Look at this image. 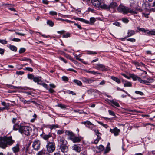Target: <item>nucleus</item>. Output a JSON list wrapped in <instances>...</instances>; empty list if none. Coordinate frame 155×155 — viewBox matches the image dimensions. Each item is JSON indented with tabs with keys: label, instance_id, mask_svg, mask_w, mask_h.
Segmentation results:
<instances>
[{
	"label": "nucleus",
	"instance_id": "1",
	"mask_svg": "<svg viewBox=\"0 0 155 155\" xmlns=\"http://www.w3.org/2000/svg\"><path fill=\"white\" fill-rule=\"evenodd\" d=\"M15 142V141L12 140V137H5L0 138V147L5 149L8 146L12 145Z\"/></svg>",
	"mask_w": 155,
	"mask_h": 155
},
{
	"label": "nucleus",
	"instance_id": "2",
	"mask_svg": "<svg viewBox=\"0 0 155 155\" xmlns=\"http://www.w3.org/2000/svg\"><path fill=\"white\" fill-rule=\"evenodd\" d=\"M46 147L47 152L49 153H52L55 150L56 146L53 139L51 142L49 141H47Z\"/></svg>",
	"mask_w": 155,
	"mask_h": 155
},
{
	"label": "nucleus",
	"instance_id": "3",
	"mask_svg": "<svg viewBox=\"0 0 155 155\" xmlns=\"http://www.w3.org/2000/svg\"><path fill=\"white\" fill-rule=\"evenodd\" d=\"M118 11L124 14L130 13L134 14H137V12L135 11L131 10L128 7L124 6H119L117 8Z\"/></svg>",
	"mask_w": 155,
	"mask_h": 155
},
{
	"label": "nucleus",
	"instance_id": "4",
	"mask_svg": "<svg viewBox=\"0 0 155 155\" xmlns=\"http://www.w3.org/2000/svg\"><path fill=\"white\" fill-rule=\"evenodd\" d=\"M117 6L118 5L116 2H112L108 5L105 4H101L99 9L109 10L110 8H114Z\"/></svg>",
	"mask_w": 155,
	"mask_h": 155
},
{
	"label": "nucleus",
	"instance_id": "5",
	"mask_svg": "<svg viewBox=\"0 0 155 155\" xmlns=\"http://www.w3.org/2000/svg\"><path fill=\"white\" fill-rule=\"evenodd\" d=\"M31 131L32 130L30 127L22 126L19 129V132L22 134H24L27 136H29Z\"/></svg>",
	"mask_w": 155,
	"mask_h": 155
},
{
	"label": "nucleus",
	"instance_id": "6",
	"mask_svg": "<svg viewBox=\"0 0 155 155\" xmlns=\"http://www.w3.org/2000/svg\"><path fill=\"white\" fill-rule=\"evenodd\" d=\"M41 142L38 140H35L33 142L32 147L35 150H38L40 148Z\"/></svg>",
	"mask_w": 155,
	"mask_h": 155
},
{
	"label": "nucleus",
	"instance_id": "7",
	"mask_svg": "<svg viewBox=\"0 0 155 155\" xmlns=\"http://www.w3.org/2000/svg\"><path fill=\"white\" fill-rule=\"evenodd\" d=\"M101 0H91V2L94 6L99 9L101 5Z\"/></svg>",
	"mask_w": 155,
	"mask_h": 155
},
{
	"label": "nucleus",
	"instance_id": "8",
	"mask_svg": "<svg viewBox=\"0 0 155 155\" xmlns=\"http://www.w3.org/2000/svg\"><path fill=\"white\" fill-rule=\"evenodd\" d=\"M57 140L58 143L60 145H67V141L63 137H59L58 138Z\"/></svg>",
	"mask_w": 155,
	"mask_h": 155
},
{
	"label": "nucleus",
	"instance_id": "9",
	"mask_svg": "<svg viewBox=\"0 0 155 155\" xmlns=\"http://www.w3.org/2000/svg\"><path fill=\"white\" fill-rule=\"evenodd\" d=\"M94 68L98 70H100L102 71H106V70L105 66L103 64H97L96 66L94 67Z\"/></svg>",
	"mask_w": 155,
	"mask_h": 155
},
{
	"label": "nucleus",
	"instance_id": "10",
	"mask_svg": "<svg viewBox=\"0 0 155 155\" xmlns=\"http://www.w3.org/2000/svg\"><path fill=\"white\" fill-rule=\"evenodd\" d=\"M19 146V144L18 143L12 148V149L13 152L15 155H17L18 153L20 151V149Z\"/></svg>",
	"mask_w": 155,
	"mask_h": 155
},
{
	"label": "nucleus",
	"instance_id": "11",
	"mask_svg": "<svg viewBox=\"0 0 155 155\" xmlns=\"http://www.w3.org/2000/svg\"><path fill=\"white\" fill-rule=\"evenodd\" d=\"M110 132L111 133H113L114 136H117L118 135L119 133L120 132V130L115 127L113 129H110Z\"/></svg>",
	"mask_w": 155,
	"mask_h": 155
},
{
	"label": "nucleus",
	"instance_id": "12",
	"mask_svg": "<svg viewBox=\"0 0 155 155\" xmlns=\"http://www.w3.org/2000/svg\"><path fill=\"white\" fill-rule=\"evenodd\" d=\"M60 149L61 152L66 153L68 150V148L67 145H60Z\"/></svg>",
	"mask_w": 155,
	"mask_h": 155
},
{
	"label": "nucleus",
	"instance_id": "13",
	"mask_svg": "<svg viewBox=\"0 0 155 155\" xmlns=\"http://www.w3.org/2000/svg\"><path fill=\"white\" fill-rule=\"evenodd\" d=\"M82 81L87 84H91L96 81V80L83 78H82Z\"/></svg>",
	"mask_w": 155,
	"mask_h": 155
},
{
	"label": "nucleus",
	"instance_id": "14",
	"mask_svg": "<svg viewBox=\"0 0 155 155\" xmlns=\"http://www.w3.org/2000/svg\"><path fill=\"white\" fill-rule=\"evenodd\" d=\"M73 150H74L77 152H80L81 151V148L78 144H75L72 147Z\"/></svg>",
	"mask_w": 155,
	"mask_h": 155
},
{
	"label": "nucleus",
	"instance_id": "15",
	"mask_svg": "<svg viewBox=\"0 0 155 155\" xmlns=\"http://www.w3.org/2000/svg\"><path fill=\"white\" fill-rule=\"evenodd\" d=\"M70 140L73 142L77 143L80 142L81 140V139L79 137H75L74 135L73 138H71V139Z\"/></svg>",
	"mask_w": 155,
	"mask_h": 155
},
{
	"label": "nucleus",
	"instance_id": "16",
	"mask_svg": "<svg viewBox=\"0 0 155 155\" xmlns=\"http://www.w3.org/2000/svg\"><path fill=\"white\" fill-rule=\"evenodd\" d=\"M65 133L67 135L70 137V140H71V138H73L75 135L74 134L72 131L69 130L66 131Z\"/></svg>",
	"mask_w": 155,
	"mask_h": 155
},
{
	"label": "nucleus",
	"instance_id": "17",
	"mask_svg": "<svg viewBox=\"0 0 155 155\" xmlns=\"http://www.w3.org/2000/svg\"><path fill=\"white\" fill-rule=\"evenodd\" d=\"M52 134L51 133H49L48 134H44L42 136L43 138L47 141H48V139L49 138L51 137H52Z\"/></svg>",
	"mask_w": 155,
	"mask_h": 155
},
{
	"label": "nucleus",
	"instance_id": "18",
	"mask_svg": "<svg viewBox=\"0 0 155 155\" xmlns=\"http://www.w3.org/2000/svg\"><path fill=\"white\" fill-rule=\"evenodd\" d=\"M38 155H48V154L45 150L42 149L40 151H39L38 153Z\"/></svg>",
	"mask_w": 155,
	"mask_h": 155
},
{
	"label": "nucleus",
	"instance_id": "19",
	"mask_svg": "<svg viewBox=\"0 0 155 155\" xmlns=\"http://www.w3.org/2000/svg\"><path fill=\"white\" fill-rule=\"evenodd\" d=\"M135 34V31L134 30H129L128 31L127 35L126 37H130Z\"/></svg>",
	"mask_w": 155,
	"mask_h": 155
},
{
	"label": "nucleus",
	"instance_id": "20",
	"mask_svg": "<svg viewBox=\"0 0 155 155\" xmlns=\"http://www.w3.org/2000/svg\"><path fill=\"white\" fill-rule=\"evenodd\" d=\"M22 126L18 124H16L14 125L13 127V129L15 130H19V129H20L21 127Z\"/></svg>",
	"mask_w": 155,
	"mask_h": 155
},
{
	"label": "nucleus",
	"instance_id": "21",
	"mask_svg": "<svg viewBox=\"0 0 155 155\" xmlns=\"http://www.w3.org/2000/svg\"><path fill=\"white\" fill-rule=\"evenodd\" d=\"M74 19L76 20H78L81 21L85 23H89V21L86 20L85 19H84L82 18H74Z\"/></svg>",
	"mask_w": 155,
	"mask_h": 155
},
{
	"label": "nucleus",
	"instance_id": "22",
	"mask_svg": "<svg viewBox=\"0 0 155 155\" xmlns=\"http://www.w3.org/2000/svg\"><path fill=\"white\" fill-rule=\"evenodd\" d=\"M94 131L96 135L97 136V138L99 139H101V134L99 133V130L97 129H95Z\"/></svg>",
	"mask_w": 155,
	"mask_h": 155
},
{
	"label": "nucleus",
	"instance_id": "23",
	"mask_svg": "<svg viewBox=\"0 0 155 155\" xmlns=\"http://www.w3.org/2000/svg\"><path fill=\"white\" fill-rule=\"evenodd\" d=\"M94 131L96 135L97 136V138L99 139H101V134L99 133V130L97 129H95Z\"/></svg>",
	"mask_w": 155,
	"mask_h": 155
},
{
	"label": "nucleus",
	"instance_id": "24",
	"mask_svg": "<svg viewBox=\"0 0 155 155\" xmlns=\"http://www.w3.org/2000/svg\"><path fill=\"white\" fill-rule=\"evenodd\" d=\"M109 101L114 105L118 107H120L119 104L117 102L114 101L113 100H109Z\"/></svg>",
	"mask_w": 155,
	"mask_h": 155
},
{
	"label": "nucleus",
	"instance_id": "25",
	"mask_svg": "<svg viewBox=\"0 0 155 155\" xmlns=\"http://www.w3.org/2000/svg\"><path fill=\"white\" fill-rule=\"evenodd\" d=\"M130 77V79L131 78H132L133 80L135 81L138 79V77L137 76L131 74H129Z\"/></svg>",
	"mask_w": 155,
	"mask_h": 155
},
{
	"label": "nucleus",
	"instance_id": "26",
	"mask_svg": "<svg viewBox=\"0 0 155 155\" xmlns=\"http://www.w3.org/2000/svg\"><path fill=\"white\" fill-rule=\"evenodd\" d=\"M112 79L117 82V83L119 84L120 83V79L117 78L115 77L114 76H112L111 77Z\"/></svg>",
	"mask_w": 155,
	"mask_h": 155
},
{
	"label": "nucleus",
	"instance_id": "27",
	"mask_svg": "<svg viewBox=\"0 0 155 155\" xmlns=\"http://www.w3.org/2000/svg\"><path fill=\"white\" fill-rule=\"evenodd\" d=\"M73 82L79 86H81L82 84L81 82L78 80L74 79L73 81Z\"/></svg>",
	"mask_w": 155,
	"mask_h": 155
},
{
	"label": "nucleus",
	"instance_id": "28",
	"mask_svg": "<svg viewBox=\"0 0 155 155\" xmlns=\"http://www.w3.org/2000/svg\"><path fill=\"white\" fill-rule=\"evenodd\" d=\"M90 21H89L88 24L92 25L96 21L94 17H91L90 19Z\"/></svg>",
	"mask_w": 155,
	"mask_h": 155
},
{
	"label": "nucleus",
	"instance_id": "29",
	"mask_svg": "<svg viewBox=\"0 0 155 155\" xmlns=\"http://www.w3.org/2000/svg\"><path fill=\"white\" fill-rule=\"evenodd\" d=\"M20 101L24 103V104H29L30 103V100L26 101L23 98H21L20 99Z\"/></svg>",
	"mask_w": 155,
	"mask_h": 155
},
{
	"label": "nucleus",
	"instance_id": "30",
	"mask_svg": "<svg viewBox=\"0 0 155 155\" xmlns=\"http://www.w3.org/2000/svg\"><path fill=\"white\" fill-rule=\"evenodd\" d=\"M131 86V83L129 82H126L124 84V87H130Z\"/></svg>",
	"mask_w": 155,
	"mask_h": 155
},
{
	"label": "nucleus",
	"instance_id": "31",
	"mask_svg": "<svg viewBox=\"0 0 155 155\" xmlns=\"http://www.w3.org/2000/svg\"><path fill=\"white\" fill-rule=\"evenodd\" d=\"M41 78L39 77H35L34 78L33 81L37 83L38 82H40L41 80Z\"/></svg>",
	"mask_w": 155,
	"mask_h": 155
},
{
	"label": "nucleus",
	"instance_id": "32",
	"mask_svg": "<svg viewBox=\"0 0 155 155\" xmlns=\"http://www.w3.org/2000/svg\"><path fill=\"white\" fill-rule=\"evenodd\" d=\"M48 127L51 130L53 129L57 128L58 127V126L57 124H53L52 125H49L48 126Z\"/></svg>",
	"mask_w": 155,
	"mask_h": 155
},
{
	"label": "nucleus",
	"instance_id": "33",
	"mask_svg": "<svg viewBox=\"0 0 155 155\" xmlns=\"http://www.w3.org/2000/svg\"><path fill=\"white\" fill-rule=\"evenodd\" d=\"M47 24L49 25L50 26L52 27L54 25V23L51 20H48L47 22Z\"/></svg>",
	"mask_w": 155,
	"mask_h": 155
},
{
	"label": "nucleus",
	"instance_id": "34",
	"mask_svg": "<svg viewBox=\"0 0 155 155\" xmlns=\"http://www.w3.org/2000/svg\"><path fill=\"white\" fill-rule=\"evenodd\" d=\"M97 149H98L100 151H102L104 149V147L102 145H100L97 147Z\"/></svg>",
	"mask_w": 155,
	"mask_h": 155
},
{
	"label": "nucleus",
	"instance_id": "35",
	"mask_svg": "<svg viewBox=\"0 0 155 155\" xmlns=\"http://www.w3.org/2000/svg\"><path fill=\"white\" fill-rule=\"evenodd\" d=\"M98 123L100 124L103 127H105L106 128H107L109 127V126L107 124H104L101 122L98 121Z\"/></svg>",
	"mask_w": 155,
	"mask_h": 155
},
{
	"label": "nucleus",
	"instance_id": "36",
	"mask_svg": "<svg viewBox=\"0 0 155 155\" xmlns=\"http://www.w3.org/2000/svg\"><path fill=\"white\" fill-rule=\"evenodd\" d=\"M87 72L93 74L94 75H95L96 74H100V73H98L97 72L95 71H87Z\"/></svg>",
	"mask_w": 155,
	"mask_h": 155
},
{
	"label": "nucleus",
	"instance_id": "37",
	"mask_svg": "<svg viewBox=\"0 0 155 155\" xmlns=\"http://www.w3.org/2000/svg\"><path fill=\"white\" fill-rule=\"evenodd\" d=\"M127 111L128 112H137V113H142V112L141 111H138L135 110H130V109H127Z\"/></svg>",
	"mask_w": 155,
	"mask_h": 155
},
{
	"label": "nucleus",
	"instance_id": "38",
	"mask_svg": "<svg viewBox=\"0 0 155 155\" xmlns=\"http://www.w3.org/2000/svg\"><path fill=\"white\" fill-rule=\"evenodd\" d=\"M21 61H29L30 63H31L32 62V60L29 58H22V59H21Z\"/></svg>",
	"mask_w": 155,
	"mask_h": 155
},
{
	"label": "nucleus",
	"instance_id": "39",
	"mask_svg": "<svg viewBox=\"0 0 155 155\" xmlns=\"http://www.w3.org/2000/svg\"><path fill=\"white\" fill-rule=\"evenodd\" d=\"M10 87H11L10 88H12V89H23L22 87H16V86H12V85H11Z\"/></svg>",
	"mask_w": 155,
	"mask_h": 155
},
{
	"label": "nucleus",
	"instance_id": "40",
	"mask_svg": "<svg viewBox=\"0 0 155 155\" xmlns=\"http://www.w3.org/2000/svg\"><path fill=\"white\" fill-rule=\"evenodd\" d=\"M86 127L93 130L94 131V130H95V129H94V126L93 125V124L92 125H89V126L86 125Z\"/></svg>",
	"mask_w": 155,
	"mask_h": 155
},
{
	"label": "nucleus",
	"instance_id": "41",
	"mask_svg": "<svg viewBox=\"0 0 155 155\" xmlns=\"http://www.w3.org/2000/svg\"><path fill=\"white\" fill-rule=\"evenodd\" d=\"M0 43L3 44H6L7 43V41L5 40L0 39Z\"/></svg>",
	"mask_w": 155,
	"mask_h": 155
},
{
	"label": "nucleus",
	"instance_id": "42",
	"mask_svg": "<svg viewBox=\"0 0 155 155\" xmlns=\"http://www.w3.org/2000/svg\"><path fill=\"white\" fill-rule=\"evenodd\" d=\"M28 78L29 79H33L34 78V76L32 74H28Z\"/></svg>",
	"mask_w": 155,
	"mask_h": 155
},
{
	"label": "nucleus",
	"instance_id": "43",
	"mask_svg": "<svg viewBox=\"0 0 155 155\" xmlns=\"http://www.w3.org/2000/svg\"><path fill=\"white\" fill-rule=\"evenodd\" d=\"M122 21L124 23H128L129 21V20L127 19L124 18H122Z\"/></svg>",
	"mask_w": 155,
	"mask_h": 155
},
{
	"label": "nucleus",
	"instance_id": "44",
	"mask_svg": "<svg viewBox=\"0 0 155 155\" xmlns=\"http://www.w3.org/2000/svg\"><path fill=\"white\" fill-rule=\"evenodd\" d=\"M62 79L63 81H67L68 80V78L66 76H63L62 78Z\"/></svg>",
	"mask_w": 155,
	"mask_h": 155
},
{
	"label": "nucleus",
	"instance_id": "45",
	"mask_svg": "<svg viewBox=\"0 0 155 155\" xmlns=\"http://www.w3.org/2000/svg\"><path fill=\"white\" fill-rule=\"evenodd\" d=\"M57 106L58 107H61V108H65V106L62 104H60L57 105Z\"/></svg>",
	"mask_w": 155,
	"mask_h": 155
},
{
	"label": "nucleus",
	"instance_id": "46",
	"mask_svg": "<svg viewBox=\"0 0 155 155\" xmlns=\"http://www.w3.org/2000/svg\"><path fill=\"white\" fill-rule=\"evenodd\" d=\"M12 41L15 42H19L21 40L20 39L14 38L12 39Z\"/></svg>",
	"mask_w": 155,
	"mask_h": 155
},
{
	"label": "nucleus",
	"instance_id": "47",
	"mask_svg": "<svg viewBox=\"0 0 155 155\" xmlns=\"http://www.w3.org/2000/svg\"><path fill=\"white\" fill-rule=\"evenodd\" d=\"M135 93L140 95H143V92L139 91H135Z\"/></svg>",
	"mask_w": 155,
	"mask_h": 155
},
{
	"label": "nucleus",
	"instance_id": "48",
	"mask_svg": "<svg viewBox=\"0 0 155 155\" xmlns=\"http://www.w3.org/2000/svg\"><path fill=\"white\" fill-rule=\"evenodd\" d=\"M108 112L110 115H112L114 116H115L114 113L112 111L109 110H108Z\"/></svg>",
	"mask_w": 155,
	"mask_h": 155
},
{
	"label": "nucleus",
	"instance_id": "49",
	"mask_svg": "<svg viewBox=\"0 0 155 155\" xmlns=\"http://www.w3.org/2000/svg\"><path fill=\"white\" fill-rule=\"evenodd\" d=\"M24 72L23 71H17L16 72V74H17L19 75H21L24 74Z\"/></svg>",
	"mask_w": 155,
	"mask_h": 155
},
{
	"label": "nucleus",
	"instance_id": "50",
	"mask_svg": "<svg viewBox=\"0 0 155 155\" xmlns=\"http://www.w3.org/2000/svg\"><path fill=\"white\" fill-rule=\"evenodd\" d=\"M147 81L149 83H150L154 81V79L152 78H147Z\"/></svg>",
	"mask_w": 155,
	"mask_h": 155
},
{
	"label": "nucleus",
	"instance_id": "51",
	"mask_svg": "<svg viewBox=\"0 0 155 155\" xmlns=\"http://www.w3.org/2000/svg\"><path fill=\"white\" fill-rule=\"evenodd\" d=\"M127 41L132 42H134L136 41V40L134 38H128L127 39Z\"/></svg>",
	"mask_w": 155,
	"mask_h": 155
},
{
	"label": "nucleus",
	"instance_id": "52",
	"mask_svg": "<svg viewBox=\"0 0 155 155\" xmlns=\"http://www.w3.org/2000/svg\"><path fill=\"white\" fill-rule=\"evenodd\" d=\"M25 70L31 72L33 71V69L30 67H26L25 68Z\"/></svg>",
	"mask_w": 155,
	"mask_h": 155
},
{
	"label": "nucleus",
	"instance_id": "53",
	"mask_svg": "<svg viewBox=\"0 0 155 155\" xmlns=\"http://www.w3.org/2000/svg\"><path fill=\"white\" fill-rule=\"evenodd\" d=\"M70 37V34L69 33H67L66 34L64 35L63 37L64 38H67Z\"/></svg>",
	"mask_w": 155,
	"mask_h": 155
},
{
	"label": "nucleus",
	"instance_id": "54",
	"mask_svg": "<svg viewBox=\"0 0 155 155\" xmlns=\"http://www.w3.org/2000/svg\"><path fill=\"white\" fill-rule=\"evenodd\" d=\"M50 14L53 15H56L57 13L55 12L52 11L50 12Z\"/></svg>",
	"mask_w": 155,
	"mask_h": 155
},
{
	"label": "nucleus",
	"instance_id": "55",
	"mask_svg": "<svg viewBox=\"0 0 155 155\" xmlns=\"http://www.w3.org/2000/svg\"><path fill=\"white\" fill-rule=\"evenodd\" d=\"M106 81L104 80H102L101 82L99 84L100 85H104L105 84V83Z\"/></svg>",
	"mask_w": 155,
	"mask_h": 155
},
{
	"label": "nucleus",
	"instance_id": "56",
	"mask_svg": "<svg viewBox=\"0 0 155 155\" xmlns=\"http://www.w3.org/2000/svg\"><path fill=\"white\" fill-rule=\"evenodd\" d=\"M106 149H108L109 150H110V144L109 143H108L107 144V147L106 148Z\"/></svg>",
	"mask_w": 155,
	"mask_h": 155
},
{
	"label": "nucleus",
	"instance_id": "57",
	"mask_svg": "<svg viewBox=\"0 0 155 155\" xmlns=\"http://www.w3.org/2000/svg\"><path fill=\"white\" fill-rule=\"evenodd\" d=\"M15 33L17 35H21V36H24L25 35V34H23V33H19V32H15Z\"/></svg>",
	"mask_w": 155,
	"mask_h": 155
},
{
	"label": "nucleus",
	"instance_id": "58",
	"mask_svg": "<svg viewBox=\"0 0 155 155\" xmlns=\"http://www.w3.org/2000/svg\"><path fill=\"white\" fill-rule=\"evenodd\" d=\"M64 133V131L62 130H58L57 132V133L58 134H61Z\"/></svg>",
	"mask_w": 155,
	"mask_h": 155
},
{
	"label": "nucleus",
	"instance_id": "59",
	"mask_svg": "<svg viewBox=\"0 0 155 155\" xmlns=\"http://www.w3.org/2000/svg\"><path fill=\"white\" fill-rule=\"evenodd\" d=\"M41 85L45 88L48 89L47 88V85L45 83H42Z\"/></svg>",
	"mask_w": 155,
	"mask_h": 155
},
{
	"label": "nucleus",
	"instance_id": "60",
	"mask_svg": "<svg viewBox=\"0 0 155 155\" xmlns=\"http://www.w3.org/2000/svg\"><path fill=\"white\" fill-rule=\"evenodd\" d=\"M137 80L138 81L141 83H143V82H144V80H142L141 78L139 77L138 78Z\"/></svg>",
	"mask_w": 155,
	"mask_h": 155
},
{
	"label": "nucleus",
	"instance_id": "61",
	"mask_svg": "<svg viewBox=\"0 0 155 155\" xmlns=\"http://www.w3.org/2000/svg\"><path fill=\"white\" fill-rule=\"evenodd\" d=\"M139 30L140 31H143V32H146V30H145V29L144 28H139Z\"/></svg>",
	"mask_w": 155,
	"mask_h": 155
},
{
	"label": "nucleus",
	"instance_id": "62",
	"mask_svg": "<svg viewBox=\"0 0 155 155\" xmlns=\"http://www.w3.org/2000/svg\"><path fill=\"white\" fill-rule=\"evenodd\" d=\"M25 49H20V50L19 51V52L20 53H21L25 52Z\"/></svg>",
	"mask_w": 155,
	"mask_h": 155
},
{
	"label": "nucleus",
	"instance_id": "63",
	"mask_svg": "<svg viewBox=\"0 0 155 155\" xmlns=\"http://www.w3.org/2000/svg\"><path fill=\"white\" fill-rule=\"evenodd\" d=\"M133 64H134L136 66H139L140 65V63H138L137 62H133Z\"/></svg>",
	"mask_w": 155,
	"mask_h": 155
},
{
	"label": "nucleus",
	"instance_id": "64",
	"mask_svg": "<svg viewBox=\"0 0 155 155\" xmlns=\"http://www.w3.org/2000/svg\"><path fill=\"white\" fill-rule=\"evenodd\" d=\"M54 155H62L60 153V152L59 151H58L54 153Z\"/></svg>",
	"mask_w": 155,
	"mask_h": 155
}]
</instances>
